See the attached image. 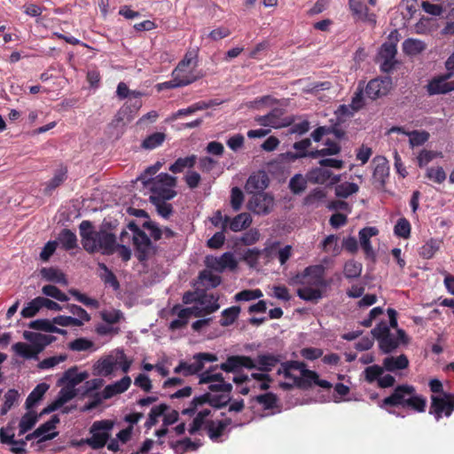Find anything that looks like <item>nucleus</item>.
<instances>
[{
    "label": "nucleus",
    "instance_id": "obj_27",
    "mask_svg": "<svg viewBox=\"0 0 454 454\" xmlns=\"http://www.w3.org/2000/svg\"><path fill=\"white\" fill-rule=\"evenodd\" d=\"M409 365V360L405 355H400L397 357L387 356L383 360V366L388 372H395V370H403Z\"/></svg>",
    "mask_w": 454,
    "mask_h": 454
},
{
    "label": "nucleus",
    "instance_id": "obj_41",
    "mask_svg": "<svg viewBox=\"0 0 454 454\" xmlns=\"http://www.w3.org/2000/svg\"><path fill=\"white\" fill-rule=\"evenodd\" d=\"M240 310L241 309L239 306H233L224 309L222 312L223 318L220 320V325L222 326H228L233 324L238 318Z\"/></svg>",
    "mask_w": 454,
    "mask_h": 454
},
{
    "label": "nucleus",
    "instance_id": "obj_47",
    "mask_svg": "<svg viewBox=\"0 0 454 454\" xmlns=\"http://www.w3.org/2000/svg\"><path fill=\"white\" fill-rule=\"evenodd\" d=\"M166 135L162 132H155L148 136L142 143V147L145 149H153L161 145L165 140Z\"/></svg>",
    "mask_w": 454,
    "mask_h": 454
},
{
    "label": "nucleus",
    "instance_id": "obj_56",
    "mask_svg": "<svg viewBox=\"0 0 454 454\" xmlns=\"http://www.w3.org/2000/svg\"><path fill=\"white\" fill-rule=\"evenodd\" d=\"M203 366H204V364H202V363L188 364L184 362H181L179 364V365L174 369V372L179 373L184 371L185 376L192 375V374H195L198 372H200V370H202Z\"/></svg>",
    "mask_w": 454,
    "mask_h": 454
},
{
    "label": "nucleus",
    "instance_id": "obj_62",
    "mask_svg": "<svg viewBox=\"0 0 454 454\" xmlns=\"http://www.w3.org/2000/svg\"><path fill=\"white\" fill-rule=\"evenodd\" d=\"M54 324L49 319H36L31 321L28 325L29 328L51 333Z\"/></svg>",
    "mask_w": 454,
    "mask_h": 454
},
{
    "label": "nucleus",
    "instance_id": "obj_31",
    "mask_svg": "<svg viewBox=\"0 0 454 454\" xmlns=\"http://www.w3.org/2000/svg\"><path fill=\"white\" fill-rule=\"evenodd\" d=\"M172 76H173L172 80L159 84V89L160 90L174 89V88H177V87H182V86L191 84L192 82H193L197 80V78L195 76H192V77L187 76V75L182 76L181 74H178L176 75H174L172 74Z\"/></svg>",
    "mask_w": 454,
    "mask_h": 454
},
{
    "label": "nucleus",
    "instance_id": "obj_52",
    "mask_svg": "<svg viewBox=\"0 0 454 454\" xmlns=\"http://www.w3.org/2000/svg\"><path fill=\"white\" fill-rule=\"evenodd\" d=\"M307 178L296 174L289 181V188L294 194L301 193L306 189Z\"/></svg>",
    "mask_w": 454,
    "mask_h": 454
},
{
    "label": "nucleus",
    "instance_id": "obj_48",
    "mask_svg": "<svg viewBox=\"0 0 454 454\" xmlns=\"http://www.w3.org/2000/svg\"><path fill=\"white\" fill-rule=\"evenodd\" d=\"M358 185L355 183H343L335 187V195L339 198H348L358 191Z\"/></svg>",
    "mask_w": 454,
    "mask_h": 454
},
{
    "label": "nucleus",
    "instance_id": "obj_13",
    "mask_svg": "<svg viewBox=\"0 0 454 454\" xmlns=\"http://www.w3.org/2000/svg\"><path fill=\"white\" fill-rule=\"evenodd\" d=\"M325 268L322 264L307 267L303 271V277H309L310 280L307 283L317 287H326L329 283L325 280Z\"/></svg>",
    "mask_w": 454,
    "mask_h": 454
},
{
    "label": "nucleus",
    "instance_id": "obj_59",
    "mask_svg": "<svg viewBox=\"0 0 454 454\" xmlns=\"http://www.w3.org/2000/svg\"><path fill=\"white\" fill-rule=\"evenodd\" d=\"M244 201L243 192L239 187H233L231 191V206L234 211H239Z\"/></svg>",
    "mask_w": 454,
    "mask_h": 454
},
{
    "label": "nucleus",
    "instance_id": "obj_57",
    "mask_svg": "<svg viewBox=\"0 0 454 454\" xmlns=\"http://www.w3.org/2000/svg\"><path fill=\"white\" fill-rule=\"evenodd\" d=\"M356 110H353V106H346V105H340L337 110L334 112V114L336 116V122L337 124H341L348 118H350L354 112Z\"/></svg>",
    "mask_w": 454,
    "mask_h": 454
},
{
    "label": "nucleus",
    "instance_id": "obj_51",
    "mask_svg": "<svg viewBox=\"0 0 454 454\" xmlns=\"http://www.w3.org/2000/svg\"><path fill=\"white\" fill-rule=\"evenodd\" d=\"M41 308V296H39L29 301L27 305L23 308L21 316L26 318L33 317L38 313Z\"/></svg>",
    "mask_w": 454,
    "mask_h": 454
},
{
    "label": "nucleus",
    "instance_id": "obj_58",
    "mask_svg": "<svg viewBox=\"0 0 454 454\" xmlns=\"http://www.w3.org/2000/svg\"><path fill=\"white\" fill-rule=\"evenodd\" d=\"M395 233L396 236L407 239L411 234V224L405 218H400L395 226Z\"/></svg>",
    "mask_w": 454,
    "mask_h": 454
},
{
    "label": "nucleus",
    "instance_id": "obj_6",
    "mask_svg": "<svg viewBox=\"0 0 454 454\" xmlns=\"http://www.w3.org/2000/svg\"><path fill=\"white\" fill-rule=\"evenodd\" d=\"M204 262L207 268L217 272H223L226 269L234 270L238 266V262L235 260L233 254L230 252L224 253L220 257L207 255L206 256Z\"/></svg>",
    "mask_w": 454,
    "mask_h": 454
},
{
    "label": "nucleus",
    "instance_id": "obj_14",
    "mask_svg": "<svg viewBox=\"0 0 454 454\" xmlns=\"http://www.w3.org/2000/svg\"><path fill=\"white\" fill-rule=\"evenodd\" d=\"M379 231L375 227H365L359 231V239L361 247L365 253L367 258L376 261V255L370 242V239L378 234Z\"/></svg>",
    "mask_w": 454,
    "mask_h": 454
},
{
    "label": "nucleus",
    "instance_id": "obj_44",
    "mask_svg": "<svg viewBox=\"0 0 454 454\" xmlns=\"http://www.w3.org/2000/svg\"><path fill=\"white\" fill-rule=\"evenodd\" d=\"M298 296L307 301L317 302L322 298V292L319 289L304 287L297 290Z\"/></svg>",
    "mask_w": 454,
    "mask_h": 454
},
{
    "label": "nucleus",
    "instance_id": "obj_3",
    "mask_svg": "<svg viewBox=\"0 0 454 454\" xmlns=\"http://www.w3.org/2000/svg\"><path fill=\"white\" fill-rule=\"evenodd\" d=\"M429 387L433 393H442V396H431L429 413L434 414L436 420L441 419L442 412H444L447 417L450 416L454 411V395L443 393L442 384L436 379L429 382Z\"/></svg>",
    "mask_w": 454,
    "mask_h": 454
},
{
    "label": "nucleus",
    "instance_id": "obj_18",
    "mask_svg": "<svg viewBox=\"0 0 454 454\" xmlns=\"http://www.w3.org/2000/svg\"><path fill=\"white\" fill-rule=\"evenodd\" d=\"M59 423V418L58 415H53L51 419L42 424L40 427H38L35 431L40 436V439L37 441V443L46 442L49 440L54 439L58 434L59 432H53L47 434L51 430L54 429L56 427V425Z\"/></svg>",
    "mask_w": 454,
    "mask_h": 454
},
{
    "label": "nucleus",
    "instance_id": "obj_20",
    "mask_svg": "<svg viewBox=\"0 0 454 454\" xmlns=\"http://www.w3.org/2000/svg\"><path fill=\"white\" fill-rule=\"evenodd\" d=\"M453 73L441 75L434 78L427 85V90L430 96L447 93V80L452 76Z\"/></svg>",
    "mask_w": 454,
    "mask_h": 454
},
{
    "label": "nucleus",
    "instance_id": "obj_43",
    "mask_svg": "<svg viewBox=\"0 0 454 454\" xmlns=\"http://www.w3.org/2000/svg\"><path fill=\"white\" fill-rule=\"evenodd\" d=\"M399 346L398 340H395L391 333H388L379 340V347L385 354H389L395 351Z\"/></svg>",
    "mask_w": 454,
    "mask_h": 454
},
{
    "label": "nucleus",
    "instance_id": "obj_9",
    "mask_svg": "<svg viewBox=\"0 0 454 454\" xmlns=\"http://www.w3.org/2000/svg\"><path fill=\"white\" fill-rule=\"evenodd\" d=\"M391 84L390 78L385 80L372 79L368 82L365 88V94L371 99H377L386 96L389 92Z\"/></svg>",
    "mask_w": 454,
    "mask_h": 454
},
{
    "label": "nucleus",
    "instance_id": "obj_32",
    "mask_svg": "<svg viewBox=\"0 0 454 454\" xmlns=\"http://www.w3.org/2000/svg\"><path fill=\"white\" fill-rule=\"evenodd\" d=\"M67 168H61L58 169L54 176L45 184L43 193L47 196L51 195L52 192L59 187L67 178Z\"/></svg>",
    "mask_w": 454,
    "mask_h": 454
},
{
    "label": "nucleus",
    "instance_id": "obj_46",
    "mask_svg": "<svg viewBox=\"0 0 454 454\" xmlns=\"http://www.w3.org/2000/svg\"><path fill=\"white\" fill-rule=\"evenodd\" d=\"M168 405L165 403L153 407L149 413L148 419L145 424V427L151 428L152 427L155 426L158 422L157 418L163 415L168 410Z\"/></svg>",
    "mask_w": 454,
    "mask_h": 454
},
{
    "label": "nucleus",
    "instance_id": "obj_64",
    "mask_svg": "<svg viewBox=\"0 0 454 454\" xmlns=\"http://www.w3.org/2000/svg\"><path fill=\"white\" fill-rule=\"evenodd\" d=\"M93 346V342L85 338H78L68 344V347L72 350L83 351L90 348Z\"/></svg>",
    "mask_w": 454,
    "mask_h": 454
},
{
    "label": "nucleus",
    "instance_id": "obj_37",
    "mask_svg": "<svg viewBox=\"0 0 454 454\" xmlns=\"http://www.w3.org/2000/svg\"><path fill=\"white\" fill-rule=\"evenodd\" d=\"M279 362V356L271 354L260 355L257 357L256 368L262 372L270 371Z\"/></svg>",
    "mask_w": 454,
    "mask_h": 454
},
{
    "label": "nucleus",
    "instance_id": "obj_55",
    "mask_svg": "<svg viewBox=\"0 0 454 454\" xmlns=\"http://www.w3.org/2000/svg\"><path fill=\"white\" fill-rule=\"evenodd\" d=\"M104 384V380L102 379H93L91 380H87L85 384L81 387L82 390L79 391V395L82 397H85L89 395L92 391L100 388Z\"/></svg>",
    "mask_w": 454,
    "mask_h": 454
},
{
    "label": "nucleus",
    "instance_id": "obj_10",
    "mask_svg": "<svg viewBox=\"0 0 454 454\" xmlns=\"http://www.w3.org/2000/svg\"><path fill=\"white\" fill-rule=\"evenodd\" d=\"M396 52L397 50L395 43H385L382 44L379 56L380 59H382L380 67L383 72L388 73L394 68L395 64L396 63L395 60Z\"/></svg>",
    "mask_w": 454,
    "mask_h": 454
},
{
    "label": "nucleus",
    "instance_id": "obj_12",
    "mask_svg": "<svg viewBox=\"0 0 454 454\" xmlns=\"http://www.w3.org/2000/svg\"><path fill=\"white\" fill-rule=\"evenodd\" d=\"M373 164L375 165L372 173V181L378 189L384 187L386 178L388 176V165L387 160L385 157H376L373 159Z\"/></svg>",
    "mask_w": 454,
    "mask_h": 454
},
{
    "label": "nucleus",
    "instance_id": "obj_39",
    "mask_svg": "<svg viewBox=\"0 0 454 454\" xmlns=\"http://www.w3.org/2000/svg\"><path fill=\"white\" fill-rule=\"evenodd\" d=\"M426 48L422 41L417 39H407L403 43V50L408 55H416L423 51Z\"/></svg>",
    "mask_w": 454,
    "mask_h": 454
},
{
    "label": "nucleus",
    "instance_id": "obj_5",
    "mask_svg": "<svg viewBox=\"0 0 454 454\" xmlns=\"http://www.w3.org/2000/svg\"><path fill=\"white\" fill-rule=\"evenodd\" d=\"M275 205V198L271 193L258 192L249 198L247 208L254 215H267L274 210Z\"/></svg>",
    "mask_w": 454,
    "mask_h": 454
},
{
    "label": "nucleus",
    "instance_id": "obj_1",
    "mask_svg": "<svg viewBox=\"0 0 454 454\" xmlns=\"http://www.w3.org/2000/svg\"><path fill=\"white\" fill-rule=\"evenodd\" d=\"M79 229L82 247L88 253L100 252L110 255L116 251L117 239L114 233L96 230L92 223L87 220L80 223Z\"/></svg>",
    "mask_w": 454,
    "mask_h": 454
},
{
    "label": "nucleus",
    "instance_id": "obj_25",
    "mask_svg": "<svg viewBox=\"0 0 454 454\" xmlns=\"http://www.w3.org/2000/svg\"><path fill=\"white\" fill-rule=\"evenodd\" d=\"M349 7L353 14L359 20L375 23V16L368 13L367 7L360 0H349Z\"/></svg>",
    "mask_w": 454,
    "mask_h": 454
},
{
    "label": "nucleus",
    "instance_id": "obj_23",
    "mask_svg": "<svg viewBox=\"0 0 454 454\" xmlns=\"http://www.w3.org/2000/svg\"><path fill=\"white\" fill-rule=\"evenodd\" d=\"M390 132H402L409 136L410 145L411 147L422 145L429 138V133L426 130L419 131L413 130L411 132H405L400 127H393Z\"/></svg>",
    "mask_w": 454,
    "mask_h": 454
},
{
    "label": "nucleus",
    "instance_id": "obj_21",
    "mask_svg": "<svg viewBox=\"0 0 454 454\" xmlns=\"http://www.w3.org/2000/svg\"><path fill=\"white\" fill-rule=\"evenodd\" d=\"M285 114V110L282 108H274L267 115L269 122H274L276 124H270L271 128L279 129L283 127H288L294 121V117L282 118Z\"/></svg>",
    "mask_w": 454,
    "mask_h": 454
},
{
    "label": "nucleus",
    "instance_id": "obj_17",
    "mask_svg": "<svg viewBox=\"0 0 454 454\" xmlns=\"http://www.w3.org/2000/svg\"><path fill=\"white\" fill-rule=\"evenodd\" d=\"M415 388L409 385L398 386L394 393L383 400L385 405L397 406L403 403L406 395H413Z\"/></svg>",
    "mask_w": 454,
    "mask_h": 454
},
{
    "label": "nucleus",
    "instance_id": "obj_28",
    "mask_svg": "<svg viewBox=\"0 0 454 454\" xmlns=\"http://www.w3.org/2000/svg\"><path fill=\"white\" fill-rule=\"evenodd\" d=\"M231 423V419H226L224 420H220L217 422H215L214 420L207 421V429L210 439H218L223 434L226 427H228Z\"/></svg>",
    "mask_w": 454,
    "mask_h": 454
},
{
    "label": "nucleus",
    "instance_id": "obj_22",
    "mask_svg": "<svg viewBox=\"0 0 454 454\" xmlns=\"http://www.w3.org/2000/svg\"><path fill=\"white\" fill-rule=\"evenodd\" d=\"M318 378V374L309 369L301 370L300 377H294L295 387L301 389H309L311 387L312 383H315Z\"/></svg>",
    "mask_w": 454,
    "mask_h": 454
},
{
    "label": "nucleus",
    "instance_id": "obj_35",
    "mask_svg": "<svg viewBox=\"0 0 454 454\" xmlns=\"http://www.w3.org/2000/svg\"><path fill=\"white\" fill-rule=\"evenodd\" d=\"M39 418L40 416L35 411H29L26 412L22 416L19 424L20 435L24 434L25 433L32 429L37 423Z\"/></svg>",
    "mask_w": 454,
    "mask_h": 454
},
{
    "label": "nucleus",
    "instance_id": "obj_30",
    "mask_svg": "<svg viewBox=\"0 0 454 454\" xmlns=\"http://www.w3.org/2000/svg\"><path fill=\"white\" fill-rule=\"evenodd\" d=\"M50 386L46 383L38 384L34 390L28 395L26 400V409L30 410L34 407L44 395Z\"/></svg>",
    "mask_w": 454,
    "mask_h": 454
},
{
    "label": "nucleus",
    "instance_id": "obj_42",
    "mask_svg": "<svg viewBox=\"0 0 454 454\" xmlns=\"http://www.w3.org/2000/svg\"><path fill=\"white\" fill-rule=\"evenodd\" d=\"M82 390L81 388H74L71 387L68 383H67V386L60 389L59 392L57 401L60 403L61 406H63L66 403L72 400L74 397H75L77 395H79V391Z\"/></svg>",
    "mask_w": 454,
    "mask_h": 454
},
{
    "label": "nucleus",
    "instance_id": "obj_63",
    "mask_svg": "<svg viewBox=\"0 0 454 454\" xmlns=\"http://www.w3.org/2000/svg\"><path fill=\"white\" fill-rule=\"evenodd\" d=\"M262 296V293L260 289L254 290H243L235 295V300L239 301H252L258 299Z\"/></svg>",
    "mask_w": 454,
    "mask_h": 454
},
{
    "label": "nucleus",
    "instance_id": "obj_24",
    "mask_svg": "<svg viewBox=\"0 0 454 454\" xmlns=\"http://www.w3.org/2000/svg\"><path fill=\"white\" fill-rule=\"evenodd\" d=\"M332 175V171L328 169L316 168L307 173L306 178L310 184H324L331 178Z\"/></svg>",
    "mask_w": 454,
    "mask_h": 454
},
{
    "label": "nucleus",
    "instance_id": "obj_2",
    "mask_svg": "<svg viewBox=\"0 0 454 454\" xmlns=\"http://www.w3.org/2000/svg\"><path fill=\"white\" fill-rule=\"evenodd\" d=\"M23 337L31 343V347L24 342H17L12 346V349L17 355L26 359H37V355L41 353L47 345L56 340V337L52 335H45L28 331L23 333Z\"/></svg>",
    "mask_w": 454,
    "mask_h": 454
},
{
    "label": "nucleus",
    "instance_id": "obj_45",
    "mask_svg": "<svg viewBox=\"0 0 454 454\" xmlns=\"http://www.w3.org/2000/svg\"><path fill=\"white\" fill-rule=\"evenodd\" d=\"M196 161V156L192 155L185 158H178L174 164L169 167V170L173 173L182 172L185 168H192Z\"/></svg>",
    "mask_w": 454,
    "mask_h": 454
},
{
    "label": "nucleus",
    "instance_id": "obj_34",
    "mask_svg": "<svg viewBox=\"0 0 454 454\" xmlns=\"http://www.w3.org/2000/svg\"><path fill=\"white\" fill-rule=\"evenodd\" d=\"M252 223V217L248 213H240L237 215L229 224L230 230L234 232L240 231L248 228Z\"/></svg>",
    "mask_w": 454,
    "mask_h": 454
},
{
    "label": "nucleus",
    "instance_id": "obj_8",
    "mask_svg": "<svg viewBox=\"0 0 454 454\" xmlns=\"http://www.w3.org/2000/svg\"><path fill=\"white\" fill-rule=\"evenodd\" d=\"M216 367H219L226 372H237L242 367L255 369L256 364L250 356H231L227 357L226 362L222 363L220 365H216L215 368Z\"/></svg>",
    "mask_w": 454,
    "mask_h": 454
},
{
    "label": "nucleus",
    "instance_id": "obj_61",
    "mask_svg": "<svg viewBox=\"0 0 454 454\" xmlns=\"http://www.w3.org/2000/svg\"><path fill=\"white\" fill-rule=\"evenodd\" d=\"M192 315L197 317H202L207 314L204 309H201V306L198 303L191 308L183 309L178 312L179 317H189Z\"/></svg>",
    "mask_w": 454,
    "mask_h": 454
},
{
    "label": "nucleus",
    "instance_id": "obj_15",
    "mask_svg": "<svg viewBox=\"0 0 454 454\" xmlns=\"http://www.w3.org/2000/svg\"><path fill=\"white\" fill-rule=\"evenodd\" d=\"M218 297L212 294H207L204 290L196 293L195 302L201 306L206 313L211 314L219 309Z\"/></svg>",
    "mask_w": 454,
    "mask_h": 454
},
{
    "label": "nucleus",
    "instance_id": "obj_29",
    "mask_svg": "<svg viewBox=\"0 0 454 454\" xmlns=\"http://www.w3.org/2000/svg\"><path fill=\"white\" fill-rule=\"evenodd\" d=\"M199 57V47L190 48L185 53L184 59L178 63L177 67L174 69L173 74L176 75L183 72L185 67L194 64L197 66Z\"/></svg>",
    "mask_w": 454,
    "mask_h": 454
},
{
    "label": "nucleus",
    "instance_id": "obj_54",
    "mask_svg": "<svg viewBox=\"0 0 454 454\" xmlns=\"http://www.w3.org/2000/svg\"><path fill=\"white\" fill-rule=\"evenodd\" d=\"M199 279L201 282H207V287H216L221 284V277L213 274L210 270H204L200 272Z\"/></svg>",
    "mask_w": 454,
    "mask_h": 454
},
{
    "label": "nucleus",
    "instance_id": "obj_50",
    "mask_svg": "<svg viewBox=\"0 0 454 454\" xmlns=\"http://www.w3.org/2000/svg\"><path fill=\"white\" fill-rule=\"evenodd\" d=\"M440 245V240L431 239L421 247L420 255L426 259L432 258L439 250Z\"/></svg>",
    "mask_w": 454,
    "mask_h": 454
},
{
    "label": "nucleus",
    "instance_id": "obj_49",
    "mask_svg": "<svg viewBox=\"0 0 454 454\" xmlns=\"http://www.w3.org/2000/svg\"><path fill=\"white\" fill-rule=\"evenodd\" d=\"M362 264L354 260L348 261L344 265V275L347 278H356L361 275Z\"/></svg>",
    "mask_w": 454,
    "mask_h": 454
},
{
    "label": "nucleus",
    "instance_id": "obj_11",
    "mask_svg": "<svg viewBox=\"0 0 454 454\" xmlns=\"http://www.w3.org/2000/svg\"><path fill=\"white\" fill-rule=\"evenodd\" d=\"M269 182L267 174L264 171H259L248 177L245 184V190L252 196L258 192H263L269 186Z\"/></svg>",
    "mask_w": 454,
    "mask_h": 454
},
{
    "label": "nucleus",
    "instance_id": "obj_53",
    "mask_svg": "<svg viewBox=\"0 0 454 454\" xmlns=\"http://www.w3.org/2000/svg\"><path fill=\"white\" fill-rule=\"evenodd\" d=\"M43 294L54 298L59 301H67L69 298L53 285H46L42 288Z\"/></svg>",
    "mask_w": 454,
    "mask_h": 454
},
{
    "label": "nucleus",
    "instance_id": "obj_38",
    "mask_svg": "<svg viewBox=\"0 0 454 454\" xmlns=\"http://www.w3.org/2000/svg\"><path fill=\"white\" fill-rule=\"evenodd\" d=\"M153 194L150 197L158 198L160 200H169L176 197V192L168 186H149Z\"/></svg>",
    "mask_w": 454,
    "mask_h": 454
},
{
    "label": "nucleus",
    "instance_id": "obj_26",
    "mask_svg": "<svg viewBox=\"0 0 454 454\" xmlns=\"http://www.w3.org/2000/svg\"><path fill=\"white\" fill-rule=\"evenodd\" d=\"M41 276L47 281L67 286L68 284L65 274L59 269L50 267L43 268L40 270Z\"/></svg>",
    "mask_w": 454,
    "mask_h": 454
},
{
    "label": "nucleus",
    "instance_id": "obj_60",
    "mask_svg": "<svg viewBox=\"0 0 454 454\" xmlns=\"http://www.w3.org/2000/svg\"><path fill=\"white\" fill-rule=\"evenodd\" d=\"M255 401L258 403L262 404L264 409L269 410L272 409L276 405L277 396L273 393H267L255 396Z\"/></svg>",
    "mask_w": 454,
    "mask_h": 454
},
{
    "label": "nucleus",
    "instance_id": "obj_7",
    "mask_svg": "<svg viewBox=\"0 0 454 454\" xmlns=\"http://www.w3.org/2000/svg\"><path fill=\"white\" fill-rule=\"evenodd\" d=\"M138 237H133V244L137 251V257L139 262L148 260L156 253V247L153 246L145 232H139Z\"/></svg>",
    "mask_w": 454,
    "mask_h": 454
},
{
    "label": "nucleus",
    "instance_id": "obj_4",
    "mask_svg": "<svg viewBox=\"0 0 454 454\" xmlns=\"http://www.w3.org/2000/svg\"><path fill=\"white\" fill-rule=\"evenodd\" d=\"M114 427V422L111 420L95 421L90 427V438L82 440L78 445L87 443L92 449L98 450L103 448L110 437V430Z\"/></svg>",
    "mask_w": 454,
    "mask_h": 454
},
{
    "label": "nucleus",
    "instance_id": "obj_16",
    "mask_svg": "<svg viewBox=\"0 0 454 454\" xmlns=\"http://www.w3.org/2000/svg\"><path fill=\"white\" fill-rule=\"evenodd\" d=\"M88 378L89 373L87 372L77 373V367L73 366L63 373L62 377L58 380L57 385L62 386L66 383H68L71 387L75 388L77 385Z\"/></svg>",
    "mask_w": 454,
    "mask_h": 454
},
{
    "label": "nucleus",
    "instance_id": "obj_19",
    "mask_svg": "<svg viewBox=\"0 0 454 454\" xmlns=\"http://www.w3.org/2000/svg\"><path fill=\"white\" fill-rule=\"evenodd\" d=\"M117 364V358L114 357L112 355H109L100 360H98L93 366V374L96 376L110 375L113 371L114 365Z\"/></svg>",
    "mask_w": 454,
    "mask_h": 454
},
{
    "label": "nucleus",
    "instance_id": "obj_33",
    "mask_svg": "<svg viewBox=\"0 0 454 454\" xmlns=\"http://www.w3.org/2000/svg\"><path fill=\"white\" fill-rule=\"evenodd\" d=\"M176 184V177L167 173H160L153 180L144 181V186H168L175 187Z\"/></svg>",
    "mask_w": 454,
    "mask_h": 454
},
{
    "label": "nucleus",
    "instance_id": "obj_36",
    "mask_svg": "<svg viewBox=\"0 0 454 454\" xmlns=\"http://www.w3.org/2000/svg\"><path fill=\"white\" fill-rule=\"evenodd\" d=\"M58 240L66 250L77 247L76 235L69 229H63L58 236Z\"/></svg>",
    "mask_w": 454,
    "mask_h": 454
},
{
    "label": "nucleus",
    "instance_id": "obj_40",
    "mask_svg": "<svg viewBox=\"0 0 454 454\" xmlns=\"http://www.w3.org/2000/svg\"><path fill=\"white\" fill-rule=\"evenodd\" d=\"M149 200L155 206L158 214L163 218L168 219L173 214V207L171 204L167 203V200H160L154 197H150Z\"/></svg>",
    "mask_w": 454,
    "mask_h": 454
}]
</instances>
